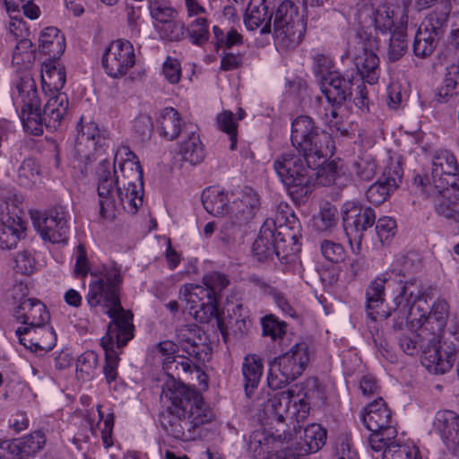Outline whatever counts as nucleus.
Returning a JSON list of instances; mask_svg holds the SVG:
<instances>
[{
	"mask_svg": "<svg viewBox=\"0 0 459 459\" xmlns=\"http://www.w3.org/2000/svg\"><path fill=\"white\" fill-rule=\"evenodd\" d=\"M342 225L348 238L364 236V232L376 223L375 210L359 203L346 202L342 209Z\"/></svg>",
	"mask_w": 459,
	"mask_h": 459,
	"instance_id": "17",
	"label": "nucleus"
},
{
	"mask_svg": "<svg viewBox=\"0 0 459 459\" xmlns=\"http://www.w3.org/2000/svg\"><path fill=\"white\" fill-rule=\"evenodd\" d=\"M307 28V22L298 6L285 0L277 7L273 21L274 42L281 49L297 47L302 40Z\"/></svg>",
	"mask_w": 459,
	"mask_h": 459,
	"instance_id": "10",
	"label": "nucleus"
},
{
	"mask_svg": "<svg viewBox=\"0 0 459 459\" xmlns=\"http://www.w3.org/2000/svg\"><path fill=\"white\" fill-rule=\"evenodd\" d=\"M135 64L133 44L126 39L112 41L102 56V65L107 74L112 78H120Z\"/></svg>",
	"mask_w": 459,
	"mask_h": 459,
	"instance_id": "16",
	"label": "nucleus"
},
{
	"mask_svg": "<svg viewBox=\"0 0 459 459\" xmlns=\"http://www.w3.org/2000/svg\"><path fill=\"white\" fill-rule=\"evenodd\" d=\"M157 352L160 354L162 359L163 368L166 370L172 369L173 366L176 369L181 367L184 372H188L191 365L200 371V364L204 365L212 359V346H186L185 352L188 355H175L176 350L174 346H156Z\"/></svg>",
	"mask_w": 459,
	"mask_h": 459,
	"instance_id": "15",
	"label": "nucleus"
},
{
	"mask_svg": "<svg viewBox=\"0 0 459 459\" xmlns=\"http://www.w3.org/2000/svg\"><path fill=\"white\" fill-rule=\"evenodd\" d=\"M35 48L28 39H21L15 46L12 63L19 69L29 67L35 60Z\"/></svg>",
	"mask_w": 459,
	"mask_h": 459,
	"instance_id": "40",
	"label": "nucleus"
},
{
	"mask_svg": "<svg viewBox=\"0 0 459 459\" xmlns=\"http://www.w3.org/2000/svg\"><path fill=\"white\" fill-rule=\"evenodd\" d=\"M258 195L252 188H246L241 196L233 202L232 211L235 212L238 226L247 223L259 209Z\"/></svg>",
	"mask_w": 459,
	"mask_h": 459,
	"instance_id": "27",
	"label": "nucleus"
},
{
	"mask_svg": "<svg viewBox=\"0 0 459 459\" xmlns=\"http://www.w3.org/2000/svg\"><path fill=\"white\" fill-rule=\"evenodd\" d=\"M39 48L48 56V60L59 59L65 48V37L56 27H48L40 32Z\"/></svg>",
	"mask_w": 459,
	"mask_h": 459,
	"instance_id": "31",
	"label": "nucleus"
},
{
	"mask_svg": "<svg viewBox=\"0 0 459 459\" xmlns=\"http://www.w3.org/2000/svg\"><path fill=\"white\" fill-rule=\"evenodd\" d=\"M263 373V364L255 356L247 357L242 366V374L245 384L246 395L250 398L254 390L257 388Z\"/></svg>",
	"mask_w": 459,
	"mask_h": 459,
	"instance_id": "34",
	"label": "nucleus"
},
{
	"mask_svg": "<svg viewBox=\"0 0 459 459\" xmlns=\"http://www.w3.org/2000/svg\"><path fill=\"white\" fill-rule=\"evenodd\" d=\"M161 398L169 402L160 415V423L168 435L189 441L195 438L196 428L209 422L212 413L204 405L199 392L174 377L162 389Z\"/></svg>",
	"mask_w": 459,
	"mask_h": 459,
	"instance_id": "5",
	"label": "nucleus"
},
{
	"mask_svg": "<svg viewBox=\"0 0 459 459\" xmlns=\"http://www.w3.org/2000/svg\"><path fill=\"white\" fill-rule=\"evenodd\" d=\"M278 0H250L246 15L245 25L247 30L260 29L261 34L271 32V21Z\"/></svg>",
	"mask_w": 459,
	"mask_h": 459,
	"instance_id": "21",
	"label": "nucleus"
},
{
	"mask_svg": "<svg viewBox=\"0 0 459 459\" xmlns=\"http://www.w3.org/2000/svg\"><path fill=\"white\" fill-rule=\"evenodd\" d=\"M98 365V354L93 351H87L81 354L76 360V375L84 381L90 380Z\"/></svg>",
	"mask_w": 459,
	"mask_h": 459,
	"instance_id": "44",
	"label": "nucleus"
},
{
	"mask_svg": "<svg viewBox=\"0 0 459 459\" xmlns=\"http://www.w3.org/2000/svg\"><path fill=\"white\" fill-rule=\"evenodd\" d=\"M40 169L33 159H25L17 172V182L25 188H32L40 182Z\"/></svg>",
	"mask_w": 459,
	"mask_h": 459,
	"instance_id": "37",
	"label": "nucleus"
},
{
	"mask_svg": "<svg viewBox=\"0 0 459 459\" xmlns=\"http://www.w3.org/2000/svg\"><path fill=\"white\" fill-rule=\"evenodd\" d=\"M164 37L169 41H179L186 38V28L182 22L171 20L163 28Z\"/></svg>",
	"mask_w": 459,
	"mask_h": 459,
	"instance_id": "57",
	"label": "nucleus"
},
{
	"mask_svg": "<svg viewBox=\"0 0 459 459\" xmlns=\"http://www.w3.org/2000/svg\"><path fill=\"white\" fill-rule=\"evenodd\" d=\"M321 253L326 260L335 264L343 261L345 257L343 247L331 240L321 243Z\"/></svg>",
	"mask_w": 459,
	"mask_h": 459,
	"instance_id": "54",
	"label": "nucleus"
},
{
	"mask_svg": "<svg viewBox=\"0 0 459 459\" xmlns=\"http://www.w3.org/2000/svg\"><path fill=\"white\" fill-rule=\"evenodd\" d=\"M290 140L295 150L279 154L273 160V169L286 186L291 199L304 203L312 193L314 182L337 184L338 164L331 161L334 146L330 133L315 126L307 116H299L291 125Z\"/></svg>",
	"mask_w": 459,
	"mask_h": 459,
	"instance_id": "1",
	"label": "nucleus"
},
{
	"mask_svg": "<svg viewBox=\"0 0 459 459\" xmlns=\"http://www.w3.org/2000/svg\"><path fill=\"white\" fill-rule=\"evenodd\" d=\"M163 74L170 83H178L181 77L180 63L178 59L168 57L163 64Z\"/></svg>",
	"mask_w": 459,
	"mask_h": 459,
	"instance_id": "62",
	"label": "nucleus"
},
{
	"mask_svg": "<svg viewBox=\"0 0 459 459\" xmlns=\"http://www.w3.org/2000/svg\"><path fill=\"white\" fill-rule=\"evenodd\" d=\"M204 209L213 216H223L229 211V199L223 191L207 188L202 194Z\"/></svg>",
	"mask_w": 459,
	"mask_h": 459,
	"instance_id": "33",
	"label": "nucleus"
},
{
	"mask_svg": "<svg viewBox=\"0 0 459 459\" xmlns=\"http://www.w3.org/2000/svg\"><path fill=\"white\" fill-rule=\"evenodd\" d=\"M310 359L308 346H291L270 363L271 389H281L302 375Z\"/></svg>",
	"mask_w": 459,
	"mask_h": 459,
	"instance_id": "11",
	"label": "nucleus"
},
{
	"mask_svg": "<svg viewBox=\"0 0 459 459\" xmlns=\"http://www.w3.org/2000/svg\"><path fill=\"white\" fill-rule=\"evenodd\" d=\"M436 100L440 103L459 102V83L455 78L446 76L435 94Z\"/></svg>",
	"mask_w": 459,
	"mask_h": 459,
	"instance_id": "46",
	"label": "nucleus"
},
{
	"mask_svg": "<svg viewBox=\"0 0 459 459\" xmlns=\"http://www.w3.org/2000/svg\"><path fill=\"white\" fill-rule=\"evenodd\" d=\"M379 39L372 35L371 31L361 30L359 32L358 46L352 53L353 63L358 71L354 78H361L369 84L377 82L380 74L379 58L375 53L378 47Z\"/></svg>",
	"mask_w": 459,
	"mask_h": 459,
	"instance_id": "14",
	"label": "nucleus"
},
{
	"mask_svg": "<svg viewBox=\"0 0 459 459\" xmlns=\"http://www.w3.org/2000/svg\"><path fill=\"white\" fill-rule=\"evenodd\" d=\"M450 9V3L445 1L426 17L420 26L441 37L448 21Z\"/></svg>",
	"mask_w": 459,
	"mask_h": 459,
	"instance_id": "35",
	"label": "nucleus"
},
{
	"mask_svg": "<svg viewBox=\"0 0 459 459\" xmlns=\"http://www.w3.org/2000/svg\"><path fill=\"white\" fill-rule=\"evenodd\" d=\"M122 347L123 346H102L105 351V366L103 372L108 383L117 378V368L119 361L117 350Z\"/></svg>",
	"mask_w": 459,
	"mask_h": 459,
	"instance_id": "50",
	"label": "nucleus"
},
{
	"mask_svg": "<svg viewBox=\"0 0 459 459\" xmlns=\"http://www.w3.org/2000/svg\"><path fill=\"white\" fill-rule=\"evenodd\" d=\"M204 331L196 325H185L178 330L177 341L179 343L186 344H205Z\"/></svg>",
	"mask_w": 459,
	"mask_h": 459,
	"instance_id": "51",
	"label": "nucleus"
},
{
	"mask_svg": "<svg viewBox=\"0 0 459 459\" xmlns=\"http://www.w3.org/2000/svg\"><path fill=\"white\" fill-rule=\"evenodd\" d=\"M402 182V173L398 170H389L383 178L372 184L366 192L368 201L374 204H383L386 198L397 189Z\"/></svg>",
	"mask_w": 459,
	"mask_h": 459,
	"instance_id": "25",
	"label": "nucleus"
},
{
	"mask_svg": "<svg viewBox=\"0 0 459 459\" xmlns=\"http://www.w3.org/2000/svg\"><path fill=\"white\" fill-rule=\"evenodd\" d=\"M96 279L89 285L87 302L91 307H105L107 314L114 319L100 344H126L134 336L133 314L125 310L120 302L124 276L121 266L112 262L101 264L91 272Z\"/></svg>",
	"mask_w": 459,
	"mask_h": 459,
	"instance_id": "4",
	"label": "nucleus"
},
{
	"mask_svg": "<svg viewBox=\"0 0 459 459\" xmlns=\"http://www.w3.org/2000/svg\"><path fill=\"white\" fill-rule=\"evenodd\" d=\"M361 420L369 431L376 432L392 422V415L385 401L378 397L364 409Z\"/></svg>",
	"mask_w": 459,
	"mask_h": 459,
	"instance_id": "26",
	"label": "nucleus"
},
{
	"mask_svg": "<svg viewBox=\"0 0 459 459\" xmlns=\"http://www.w3.org/2000/svg\"><path fill=\"white\" fill-rule=\"evenodd\" d=\"M42 80L52 86L57 92L64 87L66 81L65 71L64 65L58 62V59H49L48 63H44Z\"/></svg>",
	"mask_w": 459,
	"mask_h": 459,
	"instance_id": "36",
	"label": "nucleus"
},
{
	"mask_svg": "<svg viewBox=\"0 0 459 459\" xmlns=\"http://www.w3.org/2000/svg\"><path fill=\"white\" fill-rule=\"evenodd\" d=\"M217 124L219 128L229 134L230 140V150H235L237 146V124L233 119V113L224 111L217 116Z\"/></svg>",
	"mask_w": 459,
	"mask_h": 459,
	"instance_id": "52",
	"label": "nucleus"
},
{
	"mask_svg": "<svg viewBox=\"0 0 459 459\" xmlns=\"http://www.w3.org/2000/svg\"><path fill=\"white\" fill-rule=\"evenodd\" d=\"M439 39V36L420 26L412 45L414 54L421 57L430 55L436 48Z\"/></svg>",
	"mask_w": 459,
	"mask_h": 459,
	"instance_id": "39",
	"label": "nucleus"
},
{
	"mask_svg": "<svg viewBox=\"0 0 459 459\" xmlns=\"http://www.w3.org/2000/svg\"><path fill=\"white\" fill-rule=\"evenodd\" d=\"M33 226L45 242L65 244L69 238L70 214L65 206L54 205L31 215Z\"/></svg>",
	"mask_w": 459,
	"mask_h": 459,
	"instance_id": "12",
	"label": "nucleus"
},
{
	"mask_svg": "<svg viewBox=\"0 0 459 459\" xmlns=\"http://www.w3.org/2000/svg\"><path fill=\"white\" fill-rule=\"evenodd\" d=\"M74 147L72 152L74 162L82 172H87L88 166L100 160L96 178L99 205L108 217H113L116 202L112 195V186L143 187V170L136 155L128 148L122 147L115 154L114 164L104 158L111 140L105 131L101 132L94 122L82 121L76 126Z\"/></svg>",
	"mask_w": 459,
	"mask_h": 459,
	"instance_id": "2",
	"label": "nucleus"
},
{
	"mask_svg": "<svg viewBox=\"0 0 459 459\" xmlns=\"http://www.w3.org/2000/svg\"><path fill=\"white\" fill-rule=\"evenodd\" d=\"M25 237V228L21 220L12 224L0 223V247L12 249L16 247L18 241Z\"/></svg>",
	"mask_w": 459,
	"mask_h": 459,
	"instance_id": "38",
	"label": "nucleus"
},
{
	"mask_svg": "<svg viewBox=\"0 0 459 459\" xmlns=\"http://www.w3.org/2000/svg\"><path fill=\"white\" fill-rule=\"evenodd\" d=\"M402 101V85L399 82H392L387 87V105L391 108L397 109Z\"/></svg>",
	"mask_w": 459,
	"mask_h": 459,
	"instance_id": "64",
	"label": "nucleus"
},
{
	"mask_svg": "<svg viewBox=\"0 0 459 459\" xmlns=\"http://www.w3.org/2000/svg\"><path fill=\"white\" fill-rule=\"evenodd\" d=\"M377 171V165L369 156L358 157L354 160L350 167L351 174H354L358 178L361 180H370L374 178Z\"/></svg>",
	"mask_w": 459,
	"mask_h": 459,
	"instance_id": "47",
	"label": "nucleus"
},
{
	"mask_svg": "<svg viewBox=\"0 0 459 459\" xmlns=\"http://www.w3.org/2000/svg\"><path fill=\"white\" fill-rule=\"evenodd\" d=\"M353 77L345 78L339 72H329L321 82L322 93L330 104L342 105L353 96Z\"/></svg>",
	"mask_w": 459,
	"mask_h": 459,
	"instance_id": "20",
	"label": "nucleus"
},
{
	"mask_svg": "<svg viewBox=\"0 0 459 459\" xmlns=\"http://www.w3.org/2000/svg\"><path fill=\"white\" fill-rule=\"evenodd\" d=\"M327 431L319 424H310L303 429L300 436L298 452L303 457L306 455L319 451L325 444Z\"/></svg>",
	"mask_w": 459,
	"mask_h": 459,
	"instance_id": "28",
	"label": "nucleus"
},
{
	"mask_svg": "<svg viewBox=\"0 0 459 459\" xmlns=\"http://www.w3.org/2000/svg\"><path fill=\"white\" fill-rule=\"evenodd\" d=\"M456 359L455 346H425L421 365L433 375H444L450 371Z\"/></svg>",
	"mask_w": 459,
	"mask_h": 459,
	"instance_id": "19",
	"label": "nucleus"
},
{
	"mask_svg": "<svg viewBox=\"0 0 459 459\" xmlns=\"http://www.w3.org/2000/svg\"><path fill=\"white\" fill-rule=\"evenodd\" d=\"M301 225L293 212L281 210L274 221H266L252 247L258 261L273 257L284 258L299 250Z\"/></svg>",
	"mask_w": 459,
	"mask_h": 459,
	"instance_id": "8",
	"label": "nucleus"
},
{
	"mask_svg": "<svg viewBox=\"0 0 459 459\" xmlns=\"http://www.w3.org/2000/svg\"><path fill=\"white\" fill-rule=\"evenodd\" d=\"M353 96L351 100H352L355 106L361 110H368V99L364 81H361V78H353Z\"/></svg>",
	"mask_w": 459,
	"mask_h": 459,
	"instance_id": "59",
	"label": "nucleus"
},
{
	"mask_svg": "<svg viewBox=\"0 0 459 459\" xmlns=\"http://www.w3.org/2000/svg\"><path fill=\"white\" fill-rule=\"evenodd\" d=\"M160 134L169 141H173L182 132L181 116L174 108H165L157 118Z\"/></svg>",
	"mask_w": 459,
	"mask_h": 459,
	"instance_id": "30",
	"label": "nucleus"
},
{
	"mask_svg": "<svg viewBox=\"0 0 459 459\" xmlns=\"http://www.w3.org/2000/svg\"><path fill=\"white\" fill-rule=\"evenodd\" d=\"M338 106L332 104L327 108H324L318 111L319 117L323 124L331 130L332 133H340V134H346L348 129L345 127L343 117L338 112Z\"/></svg>",
	"mask_w": 459,
	"mask_h": 459,
	"instance_id": "41",
	"label": "nucleus"
},
{
	"mask_svg": "<svg viewBox=\"0 0 459 459\" xmlns=\"http://www.w3.org/2000/svg\"><path fill=\"white\" fill-rule=\"evenodd\" d=\"M434 426L448 449L459 444V415L456 412L450 410L437 411Z\"/></svg>",
	"mask_w": 459,
	"mask_h": 459,
	"instance_id": "24",
	"label": "nucleus"
},
{
	"mask_svg": "<svg viewBox=\"0 0 459 459\" xmlns=\"http://www.w3.org/2000/svg\"><path fill=\"white\" fill-rule=\"evenodd\" d=\"M180 292L184 295L189 306L216 300L212 295V291L205 285L186 284L183 286Z\"/></svg>",
	"mask_w": 459,
	"mask_h": 459,
	"instance_id": "42",
	"label": "nucleus"
},
{
	"mask_svg": "<svg viewBox=\"0 0 459 459\" xmlns=\"http://www.w3.org/2000/svg\"><path fill=\"white\" fill-rule=\"evenodd\" d=\"M261 325L263 335L271 337L273 342L281 341L287 333V324L271 314L261 318Z\"/></svg>",
	"mask_w": 459,
	"mask_h": 459,
	"instance_id": "43",
	"label": "nucleus"
},
{
	"mask_svg": "<svg viewBox=\"0 0 459 459\" xmlns=\"http://www.w3.org/2000/svg\"><path fill=\"white\" fill-rule=\"evenodd\" d=\"M376 232L382 243L388 242L395 235L397 225L395 221L384 216L376 221Z\"/></svg>",
	"mask_w": 459,
	"mask_h": 459,
	"instance_id": "53",
	"label": "nucleus"
},
{
	"mask_svg": "<svg viewBox=\"0 0 459 459\" xmlns=\"http://www.w3.org/2000/svg\"><path fill=\"white\" fill-rule=\"evenodd\" d=\"M358 18L363 27L390 33L387 56L395 62L402 58V22L394 18V11L386 4L375 8L372 4H363L358 12Z\"/></svg>",
	"mask_w": 459,
	"mask_h": 459,
	"instance_id": "9",
	"label": "nucleus"
},
{
	"mask_svg": "<svg viewBox=\"0 0 459 459\" xmlns=\"http://www.w3.org/2000/svg\"><path fill=\"white\" fill-rule=\"evenodd\" d=\"M337 220L336 207L326 204L321 207L318 215L313 218V224L317 230H327L336 225Z\"/></svg>",
	"mask_w": 459,
	"mask_h": 459,
	"instance_id": "49",
	"label": "nucleus"
},
{
	"mask_svg": "<svg viewBox=\"0 0 459 459\" xmlns=\"http://www.w3.org/2000/svg\"><path fill=\"white\" fill-rule=\"evenodd\" d=\"M190 42L195 46H203L210 38L208 22L204 17L195 19L186 28Z\"/></svg>",
	"mask_w": 459,
	"mask_h": 459,
	"instance_id": "45",
	"label": "nucleus"
},
{
	"mask_svg": "<svg viewBox=\"0 0 459 459\" xmlns=\"http://www.w3.org/2000/svg\"><path fill=\"white\" fill-rule=\"evenodd\" d=\"M143 187L138 188L134 186H112V195L116 202L113 217H108L101 212L100 205V215L108 220L113 221L116 218L117 212L121 207L129 214H135L140 206L143 204Z\"/></svg>",
	"mask_w": 459,
	"mask_h": 459,
	"instance_id": "23",
	"label": "nucleus"
},
{
	"mask_svg": "<svg viewBox=\"0 0 459 459\" xmlns=\"http://www.w3.org/2000/svg\"><path fill=\"white\" fill-rule=\"evenodd\" d=\"M16 88L22 102L21 118L25 131L41 135L44 126L49 130L60 126L68 109V97L65 92L58 91L48 98L41 110L36 82L31 77L21 78Z\"/></svg>",
	"mask_w": 459,
	"mask_h": 459,
	"instance_id": "6",
	"label": "nucleus"
},
{
	"mask_svg": "<svg viewBox=\"0 0 459 459\" xmlns=\"http://www.w3.org/2000/svg\"><path fill=\"white\" fill-rule=\"evenodd\" d=\"M17 272L22 274H30L33 272L35 261L28 251L18 253L15 259Z\"/></svg>",
	"mask_w": 459,
	"mask_h": 459,
	"instance_id": "63",
	"label": "nucleus"
},
{
	"mask_svg": "<svg viewBox=\"0 0 459 459\" xmlns=\"http://www.w3.org/2000/svg\"><path fill=\"white\" fill-rule=\"evenodd\" d=\"M8 11L23 10L24 14L30 19H37L39 15V8L33 4V0H4Z\"/></svg>",
	"mask_w": 459,
	"mask_h": 459,
	"instance_id": "55",
	"label": "nucleus"
},
{
	"mask_svg": "<svg viewBox=\"0 0 459 459\" xmlns=\"http://www.w3.org/2000/svg\"><path fill=\"white\" fill-rule=\"evenodd\" d=\"M14 316L21 326L15 330L19 344H39L33 335L50 319L49 312L43 302L37 299H26L21 301L14 310Z\"/></svg>",
	"mask_w": 459,
	"mask_h": 459,
	"instance_id": "13",
	"label": "nucleus"
},
{
	"mask_svg": "<svg viewBox=\"0 0 459 459\" xmlns=\"http://www.w3.org/2000/svg\"><path fill=\"white\" fill-rule=\"evenodd\" d=\"M189 314L198 322L202 324L209 323L212 319H215L217 326L221 333L222 340L224 342H228V333L225 328L221 316L220 315L217 302L205 301L196 305H191L188 307Z\"/></svg>",
	"mask_w": 459,
	"mask_h": 459,
	"instance_id": "29",
	"label": "nucleus"
},
{
	"mask_svg": "<svg viewBox=\"0 0 459 459\" xmlns=\"http://www.w3.org/2000/svg\"><path fill=\"white\" fill-rule=\"evenodd\" d=\"M150 13L154 20L164 24L173 20L176 16V12L173 8L156 2L151 3Z\"/></svg>",
	"mask_w": 459,
	"mask_h": 459,
	"instance_id": "58",
	"label": "nucleus"
},
{
	"mask_svg": "<svg viewBox=\"0 0 459 459\" xmlns=\"http://www.w3.org/2000/svg\"><path fill=\"white\" fill-rule=\"evenodd\" d=\"M409 188L411 194L430 198L439 216L459 223V164L451 151H435L430 175L413 173Z\"/></svg>",
	"mask_w": 459,
	"mask_h": 459,
	"instance_id": "3",
	"label": "nucleus"
},
{
	"mask_svg": "<svg viewBox=\"0 0 459 459\" xmlns=\"http://www.w3.org/2000/svg\"><path fill=\"white\" fill-rule=\"evenodd\" d=\"M204 284L212 291V295L215 297L218 292L229 285V281L221 273H212L204 275Z\"/></svg>",
	"mask_w": 459,
	"mask_h": 459,
	"instance_id": "61",
	"label": "nucleus"
},
{
	"mask_svg": "<svg viewBox=\"0 0 459 459\" xmlns=\"http://www.w3.org/2000/svg\"><path fill=\"white\" fill-rule=\"evenodd\" d=\"M306 399L309 403L319 404L325 400L324 387L318 382V379L313 378L307 383Z\"/></svg>",
	"mask_w": 459,
	"mask_h": 459,
	"instance_id": "60",
	"label": "nucleus"
},
{
	"mask_svg": "<svg viewBox=\"0 0 459 459\" xmlns=\"http://www.w3.org/2000/svg\"><path fill=\"white\" fill-rule=\"evenodd\" d=\"M413 290L409 292L403 286V298L409 307L407 314L408 342L411 344H441L442 333L448 317V305L446 301H437L430 306L426 299Z\"/></svg>",
	"mask_w": 459,
	"mask_h": 459,
	"instance_id": "7",
	"label": "nucleus"
},
{
	"mask_svg": "<svg viewBox=\"0 0 459 459\" xmlns=\"http://www.w3.org/2000/svg\"><path fill=\"white\" fill-rule=\"evenodd\" d=\"M134 130L138 134L140 141L149 140L152 132V121L147 115H139L134 121Z\"/></svg>",
	"mask_w": 459,
	"mask_h": 459,
	"instance_id": "56",
	"label": "nucleus"
},
{
	"mask_svg": "<svg viewBox=\"0 0 459 459\" xmlns=\"http://www.w3.org/2000/svg\"><path fill=\"white\" fill-rule=\"evenodd\" d=\"M46 444V437L41 430H35L17 443L22 454L33 455L40 451Z\"/></svg>",
	"mask_w": 459,
	"mask_h": 459,
	"instance_id": "48",
	"label": "nucleus"
},
{
	"mask_svg": "<svg viewBox=\"0 0 459 459\" xmlns=\"http://www.w3.org/2000/svg\"><path fill=\"white\" fill-rule=\"evenodd\" d=\"M402 270L392 267L384 273L371 281L366 289V310L368 316L376 320L377 317L387 318L391 313L384 309L380 310L384 303L385 284L389 281L401 283Z\"/></svg>",
	"mask_w": 459,
	"mask_h": 459,
	"instance_id": "18",
	"label": "nucleus"
},
{
	"mask_svg": "<svg viewBox=\"0 0 459 459\" xmlns=\"http://www.w3.org/2000/svg\"><path fill=\"white\" fill-rule=\"evenodd\" d=\"M293 438L290 430L277 429L275 432L255 430L249 437L248 452L253 458H259L264 454L270 453L274 448V444L290 442Z\"/></svg>",
	"mask_w": 459,
	"mask_h": 459,
	"instance_id": "22",
	"label": "nucleus"
},
{
	"mask_svg": "<svg viewBox=\"0 0 459 459\" xmlns=\"http://www.w3.org/2000/svg\"><path fill=\"white\" fill-rule=\"evenodd\" d=\"M185 133L187 134L188 139L183 141L180 147V153L183 159L189 163L195 165L203 161L204 158V151L203 144L200 141L199 135L196 133V126L194 125H186Z\"/></svg>",
	"mask_w": 459,
	"mask_h": 459,
	"instance_id": "32",
	"label": "nucleus"
}]
</instances>
